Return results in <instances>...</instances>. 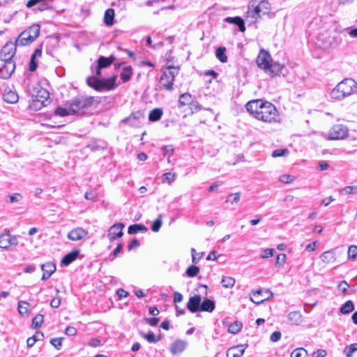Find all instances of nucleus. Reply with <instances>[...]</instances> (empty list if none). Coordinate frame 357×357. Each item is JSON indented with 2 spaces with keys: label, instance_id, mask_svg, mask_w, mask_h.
Here are the masks:
<instances>
[{
  "label": "nucleus",
  "instance_id": "nucleus-2",
  "mask_svg": "<svg viewBox=\"0 0 357 357\" xmlns=\"http://www.w3.org/2000/svg\"><path fill=\"white\" fill-rule=\"evenodd\" d=\"M40 34V26L33 24L22 31L15 40V45L26 46L32 43Z\"/></svg>",
  "mask_w": 357,
  "mask_h": 357
},
{
  "label": "nucleus",
  "instance_id": "nucleus-30",
  "mask_svg": "<svg viewBox=\"0 0 357 357\" xmlns=\"http://www.w3.org/2000/svg\"><path fill=\"white\" fill-rule=\"evenodd\" d=\"M287 319L296 326L301 324L303 321L302 314L299 311L290 312L287 315Z\"/></svg>",
  "mask_w": 357,
  "mask_h": 357
},
{
  "label": "nucleus",
  "instance_id": "nucleus-5",
  "mask_svg": "<svg viewBox=\"0 0 357 357\" xmlns=\"http://www.w3.org/2000/svg\"><path fill=\"white\" fill-rule=\"evenodd\" d=\"M167 70L164 71L160 77V82H163L166 78L169 79L168 83H164L163 87L167 91H172L173 89V84L175 80V77L178 74L179 68L173 66H168Z\"/></svg>",
  "mask_w": 357,
  "mask_h": 357
},
{
  "label": "nucleus",
  "instance_id": "nucleus-20",
  "mask_svg": "<svg viewBox=\"0 0 357 357\" xmlns=\"http://www.w3.org/2000/svg\"><path fill=\"white\" fill-rule=\"evenodd\" d=\"M201 301L202 296L200 295H195L190 297L186 307L188 310L192 313L199 312Z\"/></svg>",
  "mask_w": 357,
  "mask_h": 357
},
{
  "label": "nucleus",
  "instance_id": "nucleus-39",
  "mask_svg": "<svg viewBox=\"0 0 357 357\" xmlns=\"http://www.w3.org/2000/svg\"><path fill=\"white\" fill-rule=\"evenodd\" d=\"M354 310V305L351 301H346L340 307V311L343 314L350 313Z\"/></svg>",
  "mask_w": 357,
  "mask_h": 357
},
{
  "label": "nucleus",
  "instance_id": "nucleus-56",
  "mask_svg": "<svg viewBox=\"0 0 357 357\" xmlns=\"http://www.w3.org/2000/svg\"><path fill=\"white\" fill-rule=\"evenodd\" d=\"M274 249L266 248L263 251V254L261 255V258L268 259L273 256Z\"/></svg>",
  "mask_w": 357,
  "mask_h": 357
},
{
  "label": "nucleus",
  "instance_id": "nucleus-50",
  "mask_svg": "<svg viewBox=\"0 0 357 357\" xmlns=\"http://www.w3.org/2000/svg\"><path fill=\"white\" fill-rule=\"evenodd\" d=\"M289 151L287 149H275L272 152V157L277 158V157H282L285 156L288 154Z\"/></svg>",
  "mask_w": 357,
  "mask_h": 357
},
{
  "label": "nucleus",
  "instance_id": "nucleus-27",
  "mask_svg": "<svg viewBox=\"0 0 357 357\" xmlns=\"http://www.w3.org/2000/svg\"><path fill=\"white\" fill-rule=\"evenodd\" d=\"M224 22L229 24H236L238 27V29L241 32H244L245 31L244 21L241 17H227L224 19Z\"/></svg>",
  "mask_w": 357,
  "mask_h": 357
},
{
  "label": "nucleus",
  "instance_id": "nucleus-19",
  "mask_svg": "<svg viewBox=\"0 0 357 357\" xmlns=\"http://www.w3.org/2000/svg\"><path fill=\"white\" fill-rule=\"evenodd\" d=\"M262 104H264V100L261 99L252 100L247 102L245 107L247 111L256 118L257 112H259Z\"/></svg>",
  "mask_w": 357,
  "mask_h": 357
},
{
  "label": "nucleus",
  "instance_id": "nucleus-43",
  "mask_svg": "<svg viewBox=\"0 0 357 357\" xmlns=\"http://www.w3.org/2000/svg\"><path fill=\"white\" fill-rule=\"evenodd\" d=\"M242 328V324L238 321H235L231 324L228 328V332L231 334L238 333Z\"/></svg>",
  "mask_w": 357,
  "mask_h": 357
},
{
  "label": "nucleus",
  "instance_id": "nucleus-53",
  "mask_svg": "<svg viewBox=\"0 0 357 357\" xmlns=\"http://www.w3.org/2000/svg\"><path fill=\"white\" fill-rule=\"evenodd\" d=\"M27 305L29 303L25 301H20L18 303V311L21 314H24L27 312Z\"/></svg>",
  "mask_w": 357,
  "mask_h": 357
},
{
  "label": "nucleus",
  "instance_id": "nucleus-8",
  "mask_svg": "<svg viewBox=\"0 0 357 357\" xmlns=\"http://www.w3.org/2000/svg\"><path fill=\"white\" fill-rule=\"evenodd\" d=\"M18 244L17 238L11 235L8 229H6L3 233L0 234V248L9 250L12 246Z\"/></svg>",
  "mask_w": 357,
  "mask_h": 357
},
{
  "label": "nucleus",
  "instance_id": "nucleus-40",
  "mask_svg": "<svg viewBox=\"0 0 357 357\" xmlns=\"http://www.w3.org/2000/svg\"><path fill=\"white\" fill-rule=\"evenodd\" d=\"M141 335L150 343H156L161 339L160 336L156 337L154 333L151 331H149L148 333L142 332Z\"/></svg>",
  "mask_w": 357,
  "mask_h": 357
},
{
  "label": "nucleus",
  "instance_id": "nucleus-41",
  "mask_svg": "<svg viewBox=\"0 0 357 357\" xmlns=\"http://www.w3.org/2000/svg\"><path fill=\"white\" fill-rule=\"evenodd\" d=\"M44 317L41 314H36L32 319L31 326L33 328H38L40 327L43 323Z\"/></svg>",
  "mask_w": 357,
  "mask_h": 357
},
{
  "label": "nucleus",
  "instance_id": "nucleus-33",
  "mask_svg": "<svg viewBox=\"0 0 357 357\" xmlns=\"http://www.w3.org/2000/svg\"><path fill=\"white\" fill-rule=\"evenodd\" d=\"M192 103V97L189 93H184L179 96L178 107H182Z\"/></svg>",
  "mask_w": 357,
  "mask_h": 357
},
{
  "label": "nucleus",
  "instance_id": "nucleus-6",
  "mask_svg": "<svg viewBox=\"0 0 357 357\" xmlns=\"http://www.w3.org/2000/svg\"><path fill=\"white\" fill-rule=\"evenodd\" d=\"M264 15V14L261 13V9L257 5V0H251L246 12V18L250 21V23L258 22Z\"/></svg>",
  "mask_w": 357,
  "mask_h": 357
},
{
  "label": "nucleus",
  "instance_id": "nucleus-7",
  "mask_svg": "<svg viewBox=\"0 0 357 357\" xmlns=\"http://www.w3.org/2000/svg\"><path fill=\"white\" fill-rule=\"evenodd\" d=\"M49 96L50 93L48 91L40 86L35 87L33 89L32 97L34 98V105L38 106V103H40V105L38 106L40 108L46 105L45 102L48 101Z\"/></svg>",
  "mask_w": 357,
  "mask_h": 357
},
{
  "label": "nucleus",
  "instance_id": "nucleus-22",
  "mask_svg": "<svg viewBox=\"0 0 357 357\" xmlns=\"http://www.w3.org/2000/svg\"><path fill=\"white\" fill-rule=\"evenodd\" d=\"M187 345V342L182 340H176L172 343L169 349L172 354L176 355L182 353L185 349Z\"/></svg>",
  "mask_w": 357,
  "mask_h": 357
},
{
  "label": "nucleus",
  "instance_id": "nucleus-42",
  "mask_svg": "<svg viewBox=\"0 0 357 357\" xmlns=\"http://www.w3.org/2000/svg\"><path fill=\"white\" fill-rule=\"evenodd\" d=\"M236 280L232 277L224 276L222 278L221 284L225 288H231L235 284Z\"/></svg>",
  "mask_w": 357,
  "mask_h": 357
},
{
  "label": "nucleus",
  "instance_id": "nucleus-15",
  "mask_svg": "<svg viewBox=\"0 0 357 357\" xmlns=\"http://www.w3.org/2000/svg\"><path fill=\"white\" fill-rule=\"evenodd\" d=\"M144 119V114L142 111L138 110L132 112L129 116L124 118L121 122L128 123L130 126L137 127L141 123V120Z\"/></svg>",
  "mask_w": 357,
  "mask_h": 357
},
{
  "label": "nucleus",
  "instance_id": "nucleus-26",
  "mask_svg": "<svg viewBox=\"0 0 357 357\" xmlns=\"http://www.w3.org/2000/svg\"><path fill=\"white\" fill-rule=\"evenodd\" d=\"M79 254V250H74L66 254L61 261V266H67L77 259Z\"/></svg>",
  "mask_w": 357,
  "mask_h": 357
},
{
  "label": "nucleus",
  "instance_id": "nucleus-13",
  "mask_svg": "<svg viewBox=\"0 0 357 357\" xmlns=\"http://www.w3.org/2000/svg\"><path fill=\"white\" fill-rule=\"evenodd\" d=\"M273 296V294L271 290L259 289L253 293V298L250 299L257 305H260Z\"/></svg>",
  "mask_w": 357,
  "mask_h": 357
},
{
  "label": "nucleus",
  "instance_id": "nucleus-38",
  "mask_svg": "<svg viewBox=\"0 0 357 357\" xmlns=\"http://www.w3.org/2000/svg\"><path fill=\"white\" fill-rule=\"evenodd\" d=\"M257 5L261 9V13L262 14L268 15L270 13L271 10V4L270 3L266 0H261L259 1L257 0Z\"/></svg>",
  "mask_w": 357,
  "mask_h": 357
},
{
  "label": "nucleus",
  "instance_id": "nucleus-63",
  "mask_svg": "<svg viewBox=\"0 0 357 357\" xmlns=\"http://www.w3.org/2000/svg\"><path fill=\"white\" fill-rule=\"evenodd\" d=\"M343 190L347 195L357 193V186H346Z\"/></svg>",
  "mask_w": 357,
  "mask_h": 357
},
{
  "label": "nucleus",
  "instance_id": "nucleus-54",
  "mask_svg": "<svg viewBox=\"0 0 357 357\" xmlns=\"http://www.w3.org/2000/svg\"><path fill=\"white\" fill-rule=\"evenodd\" d=\"M174 178H175V174H172L171 172H167L162 175V181L163 182L167 181L169 183H171L172 182H173L174 181Z\"/></svg>",
  "mask_w": 357,
  "mask_h": 357
},
{
  "label": "nucleus",
  "instance_id": "nucleus-62",
  "mask_svg": "<svg viewBox=\"0 0 357 357\" xmlns=\"http://www.w3.org/2000/svg\"><path fill=\"white\" fill-rule=\"evenodd\" d=\"M139 245H140L139 241L135 238V239H133L130 242V243L128 245V249L129 251H130L134 248H137L139 247Z\"/></svg>",
  "mask_w": 357,
  "mask_h": 357
},
{
  "label": "nucleus",
  "instance_id": "nucleus-35",
  "mask_svg": "<svg viewBox=\"0 0 357 357\" xmlns=\"http://www.w3.org/2000/svg\"><path fill=\"white\" fill-rule=\"evenodd\" d=\"M114 10L112 8H108L105 10L104 15V22L107 26L114 24Z\"/></svg>",
  "mask_w": 357,
  "mask_h": 357
},
{
  "label": "nucleus",
  "instance_id": "nucleus-17",
  "mask_svg": "<svg viewBox=\"0 0 357 357\" xmlns=\"http://www.w3.org/2000/svg\"><path fill=\"white\" fill-rule=\"evenodd\" d=\"M124 225L123 223H116L113 225L108 230L107 237L110 241L120 238L123 236V229Z\"/></svg>",
  "mask_w": 357,
  "mask_h": 357
},
{
  "label": "nucleus",
  "instance_id": "nucleus-1",
  "mask_svg": "<svg viewBox=\"0 0 357 357\" xmlns=\"http://www.w3.org/2000/svg\"><path fill=\"white\" fill-rule=\"evenodd\" d=\"M356 89V82L351 78H345L337 84L330 95L333 99L342 100L355 93Z\"/></svg>",
  "mask_w": 357,
  "mask_h": 357
},
{
  "label": "nucleus",
  "instance_id": "nucleus-55",
  "mask_svg": "<svg viewBox=\"0 0 357 357\" xmlns=\"http://www.w3.org/2000/svg\"><path fill=\"white\" fill-rule=\"evenodd\" d=\"M7 197L8 199L7 202H9L10 203H14L18 202L22 198V196L20 193H15L12 195H8Z\"/></svg>",
  "mask_w": 357,
  "mask_h": 357
},
{
  "label": "nucleus",
  "instance_id": "nucleus-49",
  "mask_svg": "<svg viewBox=\"0 0 357 357\" xmlns=\"http://www.w3.org/2000/svg\"><path fill=\"white\" fill-rule=\"evenodd\" d=\"M241 194L240 192L231 193L227 196V202H230L231 204L237 203L240 200Z\"/></svg>",
  "mask_w": 357,
  "mask_h": 357
},
{
  "label": "nucleus",
  "instance_id": "nucleus-9",
  "mask_svg": "<svg viewBox=\"0 0 357 357\" xmlns=\"http://www.w3.org/2000/svg\"><path fill=\"white\" fill-rule=\"evenodd\" d=\"M117 79L116 75H114L109 78L99 79L96 80V91H101L103 90H113L116 86V81Z\"/></svg>",
  "mask_w": 357,
  "mask_h": 357
},
{
  "label": "nucleus",
  "instance_id": "nucleus-29",
  "mask_svg": "<svg viewBox=\"0 0 357 357\" xmlns=\"http://www.w3.org/2000/svg\"><path fill=\"white\" fill-rule=\"evenodd\" d=\"M215 307V302L209 298L201 301L199 312H212Z\"/></svg>",
  "mask_w": 357,
  "mask_h": 357
},
{
  "label": "nucleus",
  "instance_id": "nucleus-52",
  "mask_svg": "<svg viewBox=\"0 0 357 357\" xmlns=\"http://www.w3.org/2000/svg\"><path fill=\"white\" fill-rule=\"evenodd\" d=\"M357 257V246L350 245L348 249V258L354 259Z\"/></svg>",
  "mask_w": 357,
  "mask_h": 357
},
{
  "label": "nucleus",
  "instance_id": "nucleus-44",
  "mask_svg": "<svg viewBox=\"0 0 357 357\" xmlns=\"http://www.w3.org/2000/svg\"><path fill=\"white\" fill-rule=\"evenodd\" d=\"M54 114L56 115L60 116H66L70 114H74L73 113L71 112L70 107L68 109H66V108H63L61 107H58L55 109Z\"/></svg>",
  "mask_w": 357,
  "mask_h": 357
},
{
  "label": "nucleus",
  "instance_id": "nucleus-51",
  "mask_svg": "<svg viewBox=\"0 0 357 357\" xmlns=\"http://www.w3.org/2000/svg\"><path fill=\"white\" fill-rule=\"evenodd\" d=\"M287 256L285 254H279L276 257L275 267L280 268L285 263Z\"/></svg>",
  "mask_w": 357,
  "mask_h": 357
},
{
  "label": "nucleus",
  "instance_id": "nucleus-58",
  "mask_svg": "<svg viewBox=\"0 0 357 357\" xmlns=\"http://www.w3.org/2000/svg\"><path fill=\"white\" fill-rule=\"evenodd\" d=\"M349 287V285L346 281H342L338 284V289L342 294H345L347 292Z\"/></svg>",
  "mask_w": 357,
  "mask_h": 357
},
{
  "label": "nucleus",
  "instance_id": "nucleus-14",
  "mask_svg": "<svg viewBox=\"0 0 357 357\" xmlns=\"http://www.w3.org/2000/svg\"><path fill=\"white\" fill-rule=\"evenodd\" d=\"M272 58L268 52L261 50L257 57L256 62L257 66L267 71L270 65L271 64Z\"/></svg>",
  "mask_w": 357,
  "mask_h": 357
},
{
  "label": "nucleus",
  "instance_id": "nucleus-61",
  "mask_svg": "<svg viewBox=\"0 0 357 357\" xmlns=\"http://www.w3.org/2000/svg\"><path fill=\"white\" fill-rule=\"evenodd\" d=\"M65 333L68 336H74L77 333V329L73 326H68L66 328Z\"/></svg>",
  "mask_w": 357,
  "mask_h": 357
},
{
  "label": "nucleus",
  "instance_id": "nucleus-23",
  "mask_svg": "<svg viewBox=\"0 0 357 357\" xmlns=\"http://www.w3.org/2000/svg\"><path fill=\"white\" fill-rule=\"evenodd\" d=\"M41 269L43 271L41 280H47L56 270V264L52 262H47L41 266Z\"/></svg>",
  "mask_w": 357,
  "mask_h": 357
},
{
  "label": "nucleus",
  "instance_id": "nucleus-46",
  "mask_svg": "<svg viewBox=\"0 0 357 357\" xmlns=\"http://www.w3.org/2000/svg\"><path fill=\"white\" fill-rule=\"evenodd\" d=\"M307 351L303 348H297L294 349L291 354V357H306Z\"/></svg>",
  "mask_w": 357,
  "mask_h": 357
},
{
  "label": "nucleus",
  "instance_id": "nucleus-32",
  "mask_svg": "<svg viewBox=\"0 0 357 357\" xmlns=\"http://www.w3.org/2000/svg\"><path fill=\"white\" fill-rule=\"evenodd\" d=\"M148 229L146 226L141 224H134L128 227V233L129 234H135L139 232H146Z\"/></svg>",
  "mask_w": 357,
  "mask_h": 357
},
{
  "label": "nucleus",
  "instance_id": "nucleus-37",
  "mask_svg": "<svg viewBox=\"0 0 357 357\" xmlns=\"http://www.w3.org/2000/svg\"><path fill=\"white\" fill-rule=\"evenodd\" d=\"M225 52L226 48L225 47H219L215 50V56L222 63L227 61V56Z\"/></svg>",
  "mask_w": 357,
  "mask_h": 357
},
{
  "label": "nucleus",
  "instance_id": "nucleus-4",
  "mask_svg": "<svg viewBox=\"0 0 357 357\" xmlns=\"http://www.w3.org/2000/svg\"><path fill=\"white\" fill-rule=\"evenodd\" d=\"M93 104V98L78 96L75 97L70 103V109L72 113H78L82 109H88Z\"/></svg>",
  "mask_w": 357,
  "mask_h": 357
},
{
  "label": "nucleus",
  "instance_id": "nucleus-45",
  "mask_svg": "<svg viewBox=\"0 0 357 357\" xmlns=\"http://www.w3.org/2000/svg\"><path fill=\"white\" fill-rule=\"evenodd\" d=\"M199 272V268L198 266H195V265H191L190 266H189L187 268L185 273L188 277L192 278V277L196 276Z\"/></svg>",
  "mask_w": 357,
  "mask_h": 357
},
{
  "label": "nucleus",
  "instance_id": "nucleus-60",
  "mask_svg": "<svg viewBox=\"0 0 357 357\" xmlns=\"http://www.w3.org/2000/svg\"><path fill=\"white\" fill-rule=\"evenodd\" d=\"M282 334L280 331H274L271 335V340L273 342H276L280 340Z\"/></svg>",
  "mask_w": 357,
  "mask_h": 357
},
{
  "label": "nucleus",
  "instance_id": "nucleus-3",
  "mask_svg": "<svg viewBox=\"0 0 357 357\" xmlns=\"http://www.w3.org/2000/svg\"><path fill=\"white\" fill-rule=\"evenodd\" d=\"M260 107L259 112H257L256 119L264 122H276L278 117V111L273 104L264 100Z\"/></svg>",
  "mask_w": 357,
  "mask_h": 357
},
{
  "label": "nucleus",
  "instance_id": "nucleus-12",
  "mask_svg": "<svg viewBox=\"0 0 357 357\" xmlns=\"http://www.w3.org/2000/svg\"><path fill=\"white\" fill-rule=\"evenodd\" d=\"M0 78L7 79L11 77L15 69L14 61H1Z\"/></svg>",
  "mask_w": 357,
  "mask_h": 357
},
{
  "label": "nucleus",
  "instance_id": "nucleus-16",
  "mask_svg": "<svg viewBox=\"0 0 357 357\" xmlns=\"http://www.w3.org/2000/svg\"><path fill=\"white\" fill-rule=\"evenodd\" d=\"M266 73L272 76H277L281 75L284 76L287 73V70L284 64H281L278 62H273L271 63Z\"/></svg>",
  "mask_w": 357,
  "mask_h": 357
},
{
  "label": "nucleus",
  "instance_id": "nucleus-11",
  "mask_svg": "<svg viewBox=\"0 0 357 357\" xmlns=\"http://www.w3.org/2000/svg\"><path fill=\"white\" fill-rule=\"evenodd\" d=\"M348 135V130L342 124L334 125L329 132V139L331 140L342 139Z\"/></svg>",
  "mask_w": 357,
  "mask_h": 357
},
{
  "label": "nucleus",
  "instance_id": "nucleus-21",
  "mask_svg": "<svg viewBox=\"0 0 357 357\" xmlns=\"http://www.w3.org/2000/svg\"><path fill=\"white\" fill-rule=\"evenodd\" d=\"M88 235V231L81 227H77L68 234V238L73 241H79Z\"/></svg>",
  "mask_w": 357,
  "mask_h": 357
},
{
  "label": "nucleus",
  "instance_id": "nucleus-59",
  "mask_svg": "<svg viewBox=\"0 0 357 357\" xmlns=\"http://www.w3.org/2000/svg\"><path fill=\"white\" fill-rule=\"evenodd\" d=\"M38 66V63L36 61V59H34L33 58L31 57L29 64V70L31 72H33L36 70Z\"/></svg>",
  "mask_w": 357,
  "mask_h": 357
},
{
  "label": "nucleus",
  "instance_id": "nucleus-31",
  "mask_svg": "<svg viewBox=\"0 0 357 357\" xmlns=\"http://www.w3.org/2000/svg\"><path fill=\"white\" fill-rule=\"evenodd\" d=\"M320 258L321 260L326 264L333 263L336 260L335 253L333 250L324 252L321 254Z\"/></svg>",
  "mask_w": 357,
  "mask_h": 357
},
{
  "label": "nucleus",
  "instance_id": "nucleus-18",
  "mask_svg": "<svg viewBox=\"0 0 357 357\" xmlns=\"http://www.w3.org/2000/svg\"><path fill=\"white\" fill-rule=\"evenodd\" d=\"M53 1L54 0H29L26 4V6L27 8H31L38 4L36 9L39 11H43L52 9V6L50 5V3Z\"/></svg>",
  "mask_w": 357,
  "mask_h": 357
},
{
  "label": "nucleus",
  "instance_id": "nucleus-34",
  "mask_svg": "<svg viewBox=\"0 0 357 357\" xmlns=\"http://www.w3.org/2000/svg\"><path fill=\"white\" fill-rule=\"evenodd\" d=\"M163 114V111L161 108H155L152 109L149 114V120L151 122H155L159 121Z\"/></svg>",
  "mask_w": 357,
  "mask_h": 357
},
{
  "label": "nucleus",
  "instance_id": "nucleus-25",
  "mask_svg": "<svg viewBox=\"0 0 357 357\" xmlns=\"http://www.w3.org/2000/svg\"><path fill=\"white\" fill-rule=\"evenodd\" d=\"M247 347L248 344H241L230 347L227 351V357H241Z\"/></svg>",
  "mask_w": 357,
  "mask_h": 357
},
{
  "label": "nucleus",
  "instance_id": "nucleus-24",
  "mask_svg": "<svg viewBox=\"0 0 357 357\" xmlns=\"http://www.w3.org/2000/svg\"><path fill=\"white\" fill-rule=\"evenodd\" d=\"M3 99L8 103L14 104L18 101L19 96L15 91L6 88L3 93Z\"/></svg>",
  "mask_w": 357,
  "mask_h": 357
},
{
  "label": "nucleus",
  "instance_id": "nucleus-64",
  "mask_svg": "<svg viewBox=\"0 0 357 357\" xmlns=\"http://www.w3.org/2000/svg\"><path fill=\"white\" fill-rule=\"evenodd\" d=\"M326 351L324 349H318L313 352L312 357H325Z\"/></svg>",
  "mask_w": 357,
  "mask_h": 357
},
{
  "label": "nucleus",
  "instance_id": "nucleus-48",
  "mask_svg": "<svg viewBox=\"0 0 357 357\" xmlns=\"http://www.w3.org/2000/svg\"><path fill=\"white\" fill-rule=\"evenodd\" d=\"M63 337H54L50 340V344L56 349L60 350L62 347Z\"/></svg>",
  "mask_w": 357,
  "mask_h": 357
},
{
  "label": "nucleus",
  "instance_id": "nucleus-36",
  "mask_svg": "<svg viewBox=\"0 0 357 357\" xmlns=\"http://www.w3.org/2000/svg\"><path fill=\"white\" fill-rule=\"evenodd\" d=\"M132 75V68L130 66H125L121 73V79L123 82H128Z\"/></svg>",
  "mask_w": 357,
  "mask_h": 357
},
{
  "label": "nucleus",
  "instance_id": "nucleus-47",
  "mask_svg": "<svg viewBox=\"0 0 357 357\" xmlns=\"http://www.w3.org/2000/svg\"><path fill=\"white\" fill-rule=\"evenodd\" d=\"M162 215L160 214L157 219L153 222L151 229L154 232H158L162 226Z\"/></svg>",
  "mask_w": 357,
  "mask_h": 357
},
{
  "label": "nucleus",
  "instance_id": "nucleus-57",
  "mask_svg": "<svg viewBox=\"0 0 357 357\" xmlns=\"http://www.w3.org/2000/svg\"><path fill=\"white\" fill-rule=\"evenodd\" d=\"M96 80H98V78L91 76L89 77L86 79V83L87 84L91 86V88L94 89L96 91Z\"/></svg>",
  "mask_w": 357,
  "mask_h": 357
},
{
  "label": "nucleus",
  "instance_id": "nucleus-28",
  "mask_svg": "<svg viewBox=\"0 0 357 357\" xmlns=\"http://www.w3.org/2000/svg\"><path fill=\"white\" fill-rule=\"evenodd\" d=\"M115 60L116 57L113 54L110 55L109 57L100 56L97 60V64H98L102 68H105L113 63Z\"/></svg>",
  "mask_w": 357,
  "mask_h": 357
},
{
  "label": "nucleus",
  "instance_id": "nucleus-10",
  "mask_svg": "<svg viewBox=\"0 0 357 357\" xmlns=\"http://www.w3.org/2000/svg\"><path fill=\"white\" fill-rule=\"evenodd\" d=\"M15 42H8L1 48L0 53L1 61H13V57L16 53Z\"/></svg>",
  "mask_w": 357,
  "mask_h": 357
}]
</instances>
